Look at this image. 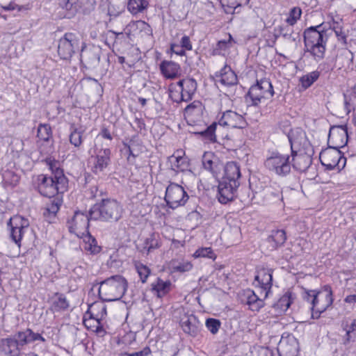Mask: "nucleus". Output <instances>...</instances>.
<instances>
[{
    "mask_svg": "<svg viewBox=\"0 0 356 356\" xmlns=\"http://www.w3.org/2000/svg\"><path fill=\"white\" fill-rule=\"evenodd\" d=\"M202 165L204 169L212 174H218L222 168V163L219 157H202Z\"/></svg>",
    "mask_w": 356,
    "mask_h": 356,
    "instance_id": "33",
    "label": "nucleus"
},
{
    "mask_svg": "<svg viewBox=\"0 0 356 356\" xmlns=\"http://www.w3.org/2000/svg\"><path fill=\"white\" fill-rule=\"evenodd\" d=\"M99 136H101L102 138L109 140H112V139H113V136H112L110 131L108 130V129H107L106 127H103L102 128L101 131L99 133Z\"/></svg>",
    "mask_w": 356,
    "mask_h": 356,
    "instance_id": "58",
    "label": "nucleus"
},
{
    "mask_svg": "<svg viewBox=\"0 0 356 356\" xmlns=\"http://www.w3.org/2000/svg\"><path fill=\"white\" fill-rule=\"evenodd\" d=\"M229 47V42L225 40L219 41L216 45V48L215 51H217L218 54H222V51H226Z\"/></svg>",
    "mask_w": 356,
    "mask_h": 356,
    "instance_id": "55",
    "label": "nucleus"
},
{
    "mask_svg": "<svg viewBox=\"0 0 356 356\" xmlns=\"http://www.w3.org/2000/svg\"><path fill=\"white\" fill-rule=\"evenodd\" d=\"M162 74L168 79H174L178 76L180 67L178 64L172 61H163L160 65Z\"/></svg>",
    "mask_w": 356,
    "mask_h": 356,
    "instance_id": "31",
    "label": "nucleus"
},
{
    "mask_svg": "<svg viewBox=\"0 0 356 356\" xmlns=\"http://www.w3.org/2000/svg\"><path fill=\"white\" fill-rule=\"evenodd\" d=\"M202 111V103L199 101H194L184 109V117L188 121L195 122L201 118Z\"/></svg>",
    "mask_w": 356,
    "mask_h": 356,
    "instance_id": "24",
    "label": "nucleus"
},
{
    "mask_svg": "<svg viewBox=\"0 0 356 356\" xmlns=\"http://www.w3.org/2000/svg\"><path fill=\"white\" fill-rule=\"evenodd\" d=\"M135 267L140 280L143 283H145L150 274V270L149 268L140 262L135 263Z\"/></svg>",
    "mask_w": 356,
    "mask_h": 356,
    "instance_id": "43",
    "label": "nucleus"
},
{
    "mask_svg": "<svg viewBox=\"0 0 356 356\" xmlns=\"http://www.w3.org/2000/svg\"><path fill=\"white\" fill-rule=\"evenodd\" d=\"M2 178L6 186L12 187L16 186L19 181V177L15 172L10 170L3 171Z\"/></svg>",
    "mask_w": 356,
    "mask_h": 356,
    "instance_id": "39",
    "label": "nucleus"
},
{
    "mask_svg": "<svg viewBox=\"0 0 356 356\" xmlns=\"http://www.w3.org/2000/svg\"><path fill=\"white\" fill-rule=\"evenodd\" d=\"M275 37L277 38L280 36L283 37L285 40L289 41L294 42L296 38H294L293 33V30L291 26L288 24L286 26H280L277 28L275 29Z\"/></svg>",
    "mask_w": 356,
    "mask_h": 356,
    "instance_id": "36",
    "label": "nucleus"
},
{
    "mask_svg": "<svg viewBox=\"0 0 356 356\" xmlns=\"http://www.w3.org/2000/svg\"><path fill=\"white\" fill-rule=\"evenodd\" d=\"M124 12L123 6H117V8H115V6L113 4H110L108 6V13L111 17H116Z\"/></svg>",
    "mask_w": 356,
    "mask_h": 356,
    "instance_id": "51",
    "label": "nucleus"
},
{
    "mask_svg": "<svg viewBox=\"0 0 356 356\" xmlns=\"http://www.w3.org/2000/svg\"><path fill=\"white\" fill-rule=\"evenodd\" d=\"M301 15V8L299 7H293L289 10L285 22L289 26H293L297 23L298 20L300 19Z\"/></svg>",
    "mask_w": 356,
    "mask_h": 356,
    "instance_id": "41",
    "label": "nucleus"
},
{
    "mask_svg": "<svg viewBox=\"0 0 356 356\" xmlns=\"http://www.w3.org/2000/svg\"><path fill=\"white\" fill-rule=\"evenodd\" d=\"M273 271L271 269L261 268L257 272L254 281L259 286V289L264 293L263 297L266 298L272 286Z\"/></svg>",
    "mask_w": 356,
    "mask_h": 356,
    "instance_id": "20",
    "label": "nucleus"
},
{
    "mask_svg": "<svg viewBox=\"0 0 356 356\" xmlns=\"http://www.w3.org/2000/svg\"><path fill=\"white\" fill-rule=\"evenodd\" d=\"M305 52L316 62L322 60L325 54L328 36L323 24L310 26L303 33Z\"/></svg>",
    "mask_w": 356,
    "mask_h": 356,
    "instance_id": "1",
    "label": "nucleus"
},
{
    "mask_svg": "<svg viewBox=\"0 0 356 356\" xmlns=\"http://www.w3.org/2000/svg\"><path fill=\"white\" fill-rule=\"evenodd\" d=\"M147 353L144 351L134 352L131 353H121L119 356H146Z\"/></svg>",
    "mask_w": 356,
    "mask_h": 356,
    "instance_id": "61",
    "label": "nucleus"
},
{
    "mask_svg": "<svg viewBox=\"0 0 356 356\" xmlns=\"http://www.w3.org/2000/svg\"><path fill=\"white\" fill-rule=\"evenodd\" d=\"M115 35V39H121L125 34L129 40H132L133 37L140 35H150L152 34V29L150 26L143 20L132 21L129 23L124 29V32L112 31Z\"/></svg>",
    "mask_w": 356,
    "mask_h": 356,
    "instance_id": "12",
    "label": "nucleus"
},
{
    "mask_svg": "<svg viewBox=\"0 0 356 356\" xmlns=\"http://www.w3.org/2000/svg\"><path fill=\"white\" fill-rule=\"evenodd\" d=\"M298 350V341L293 335L281 339L278 345V351L281 356H297Z\"/></svg>",
    "mask_w": 356,
    "mask_h": 356,
    "instance_id": "19",
    "label": "nucleus"
},
{
    "mask_svg": "<svg viewBox=\"0 0 356 356\" xmlns=\"http://www.w3.org/2000/svg\"><path fill=\"white\" fill-rule=\"evenodd\" d=\"M268 191L270 195L275 197H280V195L282 194V189L280 186L276 183H273L270 184Z\"/></svg>",
    "mask_w": 356,
    "mask_h": 356,
    "instance_id": "53",
    "label": "nucleus"
},
{
    "mask_svg": "<svg viewBox=\"0 0 356 356\" xmlns=\"http://www.w3.org/2000/svg\"><path fill=\"white\" fill-rule=\"evenodd\" d=\"M171 50L173 53L179 56L185 55V49L179 44H171Z\"/></svg>",
    "mask_w": 356,
    "mask_h": 356,
    "instance_id": "56",
    "label": "nucleus"
},
{
    "mask_svg": "<svg viewBox=\"0 0 356 356\" xmlns=\"http://www.w3.org/2000/svg\"><path fill=\"white\" fill-rule=\"evenodd\" d=\"M180 92H181V99L184 102L191 100L197 89V82L193 78H187L180 80L177 83Z\"/></svg>",
    "mask_w": 356,
    "mask_h": 356,
    "instance_id": "23",
    "label": "nucleus"
},
{
    "mask_svg": "<svg viewBox=\"0 0 356 356\" xmlns=\"http://www.w3.org/2000/svg\"><path fill=\"white\" fill-rule=\"evenodd\" d=\"M7 226L10 228L11 239L20 246L24 234L29 227V220L20 216H15L9 219Z\"/></svg>",
    "mask_w": 356,
    "mask_h": 356,
    "instance_id": "13",
    "label": "nucleus"
},
{
    "mask_svg": "<svg viewBox=\"0 0 356 356\" xmlns=\"http://www.w3.org/2000/svg\"><path fill=\"white\" fill-rule=\"evenodd\" d=\"M291 304V294L286 293L279 300V305L284 310H286Z\"/></svg>",
    "mask_w": 356,
    "mask_h": 356,
    "instance_id": "52",
    "label": "nucleus"
},
{
    "mask_svg": "<svg viewBox=\"0 0 356 356\" xmlns=\"http://www.w3.org/2000/svg\"><path fill=\"white\" fill-rule=\"evenodd\" d=\"M179 323L183 331L189 335L196 336L200 331V323L193 314L184 313Z\"/></svg>",
    "mask_w": 356,
    "mask_h": 356,
    "instance_id": "21",
    "label": "nucleus"
},
{
    "mask_svg": "<svg viewBox=\"0 0 356 356\" xmlns=\"http://www.w3.org/2000/svg\"><path fill=\"white\" fill-rule=\"evenodd\" d=\"M274 95L273 87L268 79H261L252 86L245 96L246 102L257 106L263 99H268Z\"/></svg>",
    "mask_w": 356,
    "mask_h": 356,
    "instance_id": "7",
    "label": "nucleus"
},
{
    "mask_svg": "<svg viewBox=\"0 0 356 356\" xmlns=\"http://www.w3.org/2000/svg\"><path fill=\"white\" fill-rule=\"evenodd\" d=\"M344 302L348 304H356V294L347 296L344 299Z\"/></svg>",
    "mask_w": 356,
    "mask_h": 356,
    "instance_id": "62",
    "label": "nucleus"
},
{
    "mask_svg": "<svg viewBox=\"0 0 356 356\" xmlns=\"http://www.w3.org/2000/svg\"><path fill=\"white\" fill-rule=\"evenodd\" d=\"M290 157H268L265 165L270 170L279 175H285L291 170V161Z\"/></svg>",
    "mask_w": 356,
    "mask_h": 356,
    "instance_id": "17",
    "label": "nucleus"
},
{
    "mask_svg": "<svg viewBox=\"0 0 356 356\" xmlns=\"http://www.w3.org/2000/svg\"><path fill=\"white\" fill-rule=\"evenodd\" d=\"M220 83L225 86H234L238 82L237 76L230 67L225 65L220 72Z\"/></svg>",
    "mask_w": 356,
    "mask_h": 356,
    "instance_id": "28",
    "label": "nucleus"
},
{
    "mask_svg": "<svg viewBox=\"0 0 356 356\" xmlns=\"http://www.w3.org/2000/svg\"><path fill=\"white\" fill-rule=\"evenodd\" d=\"M240 183L233 181H228L222 179L218 184V199L222 204H227L229 202L232 201L236 195L237 188L239 186Z\"/></svg>",
    "mask_w": 356,
    "mask_h": 356,
    "instance_id": "16",
    "label": "nucleus"
},
{
    "mask_svg": "<svg viewBox=\"0 0 356 356\" xmlns=\"http://www.w3.org/2000/svg\"><path fill=\"white\" fill-rule=\"evenodd\" d=\"M87 314L90 315V319H85L83 323L86 327L91 326L90 321H95L97 323L95 331L100 333L102 331L101 321L106 316V307L102 302H95L90 305Z\"/></svg>",
    "mask_w": 356,
    "mask_h": 356,
    "instance_id": "15",
    "label": "nucleus"
},
{
    "mask_svg": "<svg viewBox=\"0 0 356 356\" xmlns=\"http://www.w3.org/2000/svg\"><path fill=\"white\" fill-rule=\"evenodd\" d=\"M188 200V195L181 186L171 183L167 187L165 200L169 207L175 209L184 205Z\"/></svg>",
    "mask_w": 356,
    "mask_h": 356,
    "instance_id": "10",
    "label": "nucleus"
},
{
    "mask_svg": "<svg viewBox=\"0 0 356 356\" xmlns=\"http://www.w3.org/2000/svg\"><path fill=\"white\" fill-rule=\"evenodd\" d=\"M3 9L4 10H6V11H8V10H14L15 9H17L18 10H21V6L15 4V3H10L8 6H2Z\"/></svg>",
    "mask_w": 356,
    "mask_h": 356,
    "instance_id": "60",
    "label": "nucleus"
},
{
    "mask_svg": "<svg viewBox=\"0 0 356 356\" xmlns=\"http://www.w3.org/2000/svg\"><path fill=\"white\" fill-rule=\"evenodd\" d=\"M193 265L188 261H184L181 262H172V268L175 272L184 273L189 271L192 269Z\"/></svg>",
    "mask_w": 356,
    "mask_h": 356,
    "instance_id": "45",
    "label": "nucleus"
},
{
    "mask_svg": "<svg viewBox=\"0 0 356 356\" xmlns=\"http://www.w3.org/2000/svg\"><path fill=\"white\" fill-rule=\"evenodd\" d=\"M160 247V241L155 234L151 235L145 240L144 249H146L148 252Z\"/></svg>",
    "mask_w": 356,
    "mask_h": 356,
    "instance_id": "44",
    "label": "nucleus"
},
{
    "mask_svg": "<svg viewBox=\"0 0 356 356\" xmlns=\"http://www.w3.org/2000/svg\"><path fill=\"white\" fill-rule=\"evenodd\" d=\"M206 326L212 334H216L220 328V322L217 319L209 318L206 321Z\"/></svg>",
    "mask_w": 356,
    "mask_h": 356,
    "instance_id": "49",
    "label": "nucleus"
},
{
    "mask_svg": "<svg viewBox=\"0 0 356 356\" xmlns=\"http://www.w3.org/2000/svg\"><path fill=\"white\" fill-rule=\"evenodd\" d=\"M286 240V233L282 229L273 230L267 238L271 250H275L282 246Z\"/></svg>",
    "mask_w": 356,
    "mask_h": 356,
    "instance_id": "30",
    "label": "nucleus"
},
{
    "mask_svg": "<svg viewBox=\"0 0 356 356\" xmlns=\"http://www.w3.org/2000/svg\"><path fill=\"white\" fill-rule=\"evenodd\" d=\"M90 220H92L90 216L79 211L75 212L72 218L67 222L70 232L74 233L78 237H83L89 234Z\"/></svg>",
    "mask_w": 356,
    "mask_h": 356,
    "instance_id": "14",
    "label": "nucleus"
},
{
    "mask_svg": "<svg viewBox=\"0 0 356 356\" xmlns=\"http://www.w3.org/2000/svg\"><path fill=\"white\" fill-rule=\"evenodd\" d=\"M264 293L261 291V296L259 297L251 290H247L244 292V296L246 298V304L248 305L249 308L252 311H258L264 307Z\"/></svg>",
    "mask_w": 356,
    "mask_h": 356,
    "instance_id": "25",
    "label": "nucleus"
},
{
    "mask_svg": "<svg viewBox=\"0 0 356 356\" xmlns=\"http://www.w3.org/2000/svg\"><path fill=\"white\" fill-rule=\"evenodd\" d=\"M171 289V282L170 281H163L158 278L156 281L152 284V289L156 292L159 298H161L166 295Z\"/></svg>",
    "mask_w": 356,
    "mask_h": 356,
    "instance_id": "35",
    "label": "nucleus"
},
{
    "mask_svg": "<svg viewBox=\"0 0 356 356\" xmlns=\"http://www.w3.org/2000/svg\"><path fill=\"white\" fill-rule=\"evenodd\" d=\"M334 32L337 35V36L339 38V40L341 39H345L346 35L345 34L341 31V30H337L335 27H334Z\"/></svg>",
    "mask_w": 356,
    "mask_h": 356,
    "instance_id": "64",
    "label": "nucleus"
},
{
    "mask_svg": "<svg viewBox=\"0 0 356 356\" xmlns=\"http://www.w3.org/2000/svg\"><path fill=\"white\" fill-rule=\"evenodd\" d=\"M195 257H207L209 259H215L216 255L213 252L211 248H199L194 253Z\"/></svg>",
    "mask_w": 356,
    "mask_h": 356,
    "instance_id": "47",
    "label": "nucleus"
},
{
    "mask_svg": "<svg viewBox=\"0 0 356 356\" xmlns=\"http://www.w3.org/2000/svg\"><path fill=\"white\" fill-rule=\"evenodd\" d=\"M79 47V38L73 33H66L59 40L58 54L61 59H70Z\"/></svg>",
    "mask_w": 356,
    "mask_h": 356,
    "instance_id": "11",
    "label": "nucleus"
},
{
    "mask_svg": "<svg viewBox=\"0 0 356 356\" xmlns=\"http://www.w3.org/2000/svg\"><path fill=\"white\" fill-rule=\"evenodd\" d=\"M38 191L45 197H52L58 193H63L67 188V182L60 184V179L54 177L41 175L38 177Z\"/></svg>",
    "mask_w": 356,
    "mask_h": 356,
    "instance_id": "9",
    "label": "nucleus"
},
{
    "mask_svg": "<svg viewBox=\"0 0 356 356\" xmlns=\"http://www.w3.org/2000/svg\"><path fill=\"white\" fill-rule=\"evenodd\" d=\"M170 96L174 102H176L177 103L180 102H184L183 99H181V92H180L179 89L178 90H171Z\"/></svg>",
    "mask_w": 356,
    "mask_h": 356,
    "instance_id": "57",
    "label": "nucleus"
},
{
    "mask_svg": "<svg viewBox=\"0 0 356 356\" xmlns=\"http://www.w3.org/2000/svg\"><path fill=\"white\" fill-rule=\"evenodd\" d=\"M68 302L65 297L60 296L54 302V307L56 310L65 309L68 307Z\"/></svg>",
    "mask_w": 356,
    "mask_h": 356,
    "instance_id": "50",
    "label": "nucleus"
},
{
    "mask_svg": "<svg viewBox=\"0 0 356 356\" xmlns=\"http://www.w3.org/2000/svg\"><path fill=\"white\" fill-rule=\"evenodd\" d=\"M59 210V204L52 202L47 208V211L49 213L56 214Z\"/></svg>",
    "mask_w": 356,
    "mask_h": 356,
    "instance_id": "59",
    "label": "nucleus"
},
{
    "mask_svg": "<svg viewBox=\"0 0 356 356\" xmlns=\"http://www.w3.org/2000/svg\"><path fill=\"white\" fill-rule=\"evenodd\" d=\"M70 143L75 147L79 146L82 143V131L74 129L70 136Z\"/></svg>",
    "mask_w": 356,
    "mask_h": 356,
    "instance_id": "48",
    "label": "nucleus"
},
{
    "mask_svg": "<svg viewBox=\"0 0 356 356\" xmlns=\"http://www.w3.org/2000/svg\"><path fill=\"white\" fill-rule=\"evenodd\" d=\"M312 157H292L293 168L300 172L305 171L312 163Z\"/></svg>",
    "mask_w": 356,
    "mask_h": 356,
    "instance_id": "38",
    "label": "nucleus"
},
{
    "mask_svg": "<svg viewBox=\"0 0 356 356\" xmlns=\"http://www.w3.org/2000/svg\"><path fill=\"white\" fill-rule=\"evenodd\" d=\"M135 123L136 124L137 127L140 130H142L143 129H145V124L144 121L141 119L136 118Z\"/></svg>",
    "mask_w": 356,
    "mask_h": 356,
    "instance_id": "63",
    "label": "nucleus"
},
{
    "mask_svg": "<svg viewBox=\"0 0 356 356\" xmlns=\"http://www.w3.org/2000/svg\"><path fill=\"white\" fill-rule=\"evenodd\" d=\"M241 177L240 167L236 162H228L225 166V175L222 179L239 182Z\"/></svg>",
    "mask_w": 356,
    "mask_h": 356,
    "instance_id": "32",
    "label": "nucleus"
},
{
    "mask_svg": "<svg viewBox=\"0 0 356 356\" xmlns=\"http://www.w3.org/2000/svg\"><path fill=\"white\" fill-rule=\"evenodd\" d=\"M51 136V127L47 124H40L38 128V137L47 141Z\"/></svg>",
    "mask_w": 356,
    "mask_h": 356,
    "instance_id": "46",
    "label": "nucleus"
},
{
    "mask_svg": "<svg viewBox=\"0 0 356 356\" xmlns=\"http://www.w3.org/2000/svg\"><path fill=\"white\" fill-rule=\"evenodd\" d=\"M320 73L318 71L309 72L300 79L302 88L305 89L310 87L319 77Z\"/></svg>",
    "mask_w": 356,
    "mask_h": 356,
    "instance_id": "40",
    "label": "nucleus"
},
{
    "mask_svg": "<svg viewBox=\"0 0 356 356\" xmlns=\"http://www.w3.org/2000/svg\"><path fill=\"white\" fill-rule=\"evenodd\" d=\"M348 140L347 129L344 126H332L328 134V143H333V146L329 145L328 147L322 149L319 156L323 154H343L340 148L343 147Z\"/></svg>",
    "mask_w": 356,
    "mask_h": 356,
    "instance_id": "8",
    "label": "nucleus"
},
{
    "mask_svg": "<svg viewBox=\"0 0 356 356\" xmlns=\"http://www.w3.org/2000/svg\"><path fill=\"white\" fill-rule=\"evenodd\" d=\"M148 6L147 0H128L127 3V9L134 15L143 13Z\"/></svg>",
    "mask_w": 356,
    "mask_h": 356,
    "instance_id": "34",
    "label": "nucleus"
},
{
    "mask_svg": "<svg viewBox=\"0 0 356 356\" xmlns=\"http://www.w3.org/2000/svg\"><path fill=\"white\" fill-rule=\"evenodd\" d=\"M304 300L312 305V318H318L333 302L331 288L325 286L322 291L305 290L302 294Z\"/></svg>",
    "mask_w": 356,
    "mask_h": 356,
    "instance_id": "4",
    "label": "nucleus"
},
{
    "mask_svg": "<svg viewBox=\"0 0 356 356\" xmlns=\"http://www.w3.org/2000/svg\"><path fill=\"white\" fill-rule=\"evenodd\" d=\"M127 280L122 275H113L100 282L99 295L104 301L120 300L127 289Z\"/></svg>",
    "mask_w": 356,
    "mask_h": 356,
    "instance_id": "3",
    "label": "nucleus"
},
{
    "mask_svg": "<svg viewBox=\"0 0 356 356\" xmlns=\"http://www.w3.org/2000/svg\"><path fill=\"white\" fill-rule=\"evenodd\" d=\"M122 213L120 204L114 200H103L99 204L94 205L90 210V217L93 220L117 221Z\"/></svg>",
    "mask_w": 356,
    "mask_h": 356,
    "instance_id": "5",
    "label": "nucleus"
},
{
    "mask_svg": "<svg viewBox=\"0 0 356 356\" xmlns=\"http://www.w3.org/2000/svg\"><path fill=\"white\" fill-rule=\"evenodd\" d=\"M180 45L185 49L191 51L193 49V45L190 38L187 35H184L180 40Z\"/></svg>",
    "mask_w": 356,
    "mask_h": 356,
    "instance_id": "54",
    "label": "nucleus"
},
{
    "mask_svg": "<svg viewBox=\"0 0 356 356\" xmlns=\"http://www.w3.org/2000/svg\"><path fill=\"white\" fill-rule=\"evenodd\" d=\"M1 346L5 354L8 356H19L21 348L15 337L6 338L1 340Z\"/></svg>",
    "mask_w": 356,
    "mask_h": 356,
    "instance_id": "26",
    "label": "nucleus"
},
{
    "mask_svg": "<svg viewBox=\"0 0 356 356\" xmlns=\"http://www.w3.org/2000/svg\"><path fill=\"white\" fill-rule=\"evenodd\" d=\"M247 122L244 118L232 111L224 112L219 119L218 122H213L204 131L200 132L204 138L210 142H215L216 140V131L219 128L227 127L228 129H243L246 127Z\"/></svg>",
    "mask_w": 356,
    "mask_h": 356,
    "instance_id": "2",
    "label": "nucleus"
},
{
    "mask_svg": "<svg viewBox=\"0 0 356 356\" xmlns=\"http://www.w3.org/2000/svg\"><path fill=\"white\" fill-rule=\"evenodd\" d=\"M109 161V157H92V161L94 166L92 170L94 172L97 173L102 171L106 167Z\"/></svg>",
    "mask_w": 356,
    "mask_h": 356,
    "instance_id": "42",
    "label": "nucleus"
},
{
    "mask_svg": "<svg viewBox=\"0 0 356 356\" xmlns=\"http://www.w3.org/2000/svg\"><path fill=\"white\" fill-rule=\"evenodd\" d=\"M82 238L85 242L84 249L86 251L90 252L91 254H97L101 251V247L97 245L95 238L92 237L90 233Z\"/></svg>",
    "mask_w": 356,
    "mask_h": 356,
    "instance_id": "37",
    "label": "nucleus"
},
{
    "mask_svg": "<svg viewBox=\"0 0 356 356\" xmlns=\"http://www.w3.org/2000/svg\"><path fill=\"white\" fill-rule=\"evenodd\" d=\"M14 337H15L18 345H19L21 349L36 341H45V339L39 333L34 332L32 330L27 328L24 331L17 332Z\"/></svg>",
    "mask_w": 356,
    "mask_h": 356,
    "instance_id": "22",
    "label": "nucleus"
},
{
    "mask_svg": "<svg viewBox=\"0 0 356 356\" xmlns=\"http://www.w3.org/2000/svg\"><path fill=\"white\" fill-rule=\"evenodd\" d=\"M287 137L291 145V156H312L314 154L305 132L299 127L292 129Z\"/></svg>",
    "mask_w": 356,
    "mask_h": 356,
    "instance_id": "6",
    "label": "nucleus"
},
{
    "mask_svg": "<svg viewBox=\"0 0 356 356\" xmlns=\"http://www.w3.org/2000/svg\"><path fill=\"white\" fill-rule=\"evenodd\" d=\"M321 164L327 170L337 168L340 170L346 165V157H318Z\"/></svg>",
    "mask_w": 356,
    "mask_h": 356,
    "instance_id": "29",
    "label": "nucleus"
},
{
    "mask_svg": "<svg viewBox=\"0 0 356 356\" xmlns=\"http://www.w3.org/2000/svg\"><path fill=\"white\" fill-rule=\"evenodd\" d=\"M46 164L51 170L55 179H60V184L64 182H67L66 177L63 174L61 169V164L58 161H56L54 157H47L44 160Z\"/></svg>",
    "mask_w": 356,
    "mask_h": 356,
    "instance_id": "27",
    "label": "nucleus"
},
{
    "mask_svg": "<svg viewBox=\"0 0 356 356\" xmlns=\"http://www.w3.org/2000/svg\"><path fill=\"white\" fill-rule=\"evenodd\" d=\"M102 49L99 47L82 49L81 61L87 68H95L99 63Z\"/></svg>",
    "mask_w": 356,
    "mask_h": 356,
    "instance_id": "18",
    "label": "nucleus"
}]
</instances>
